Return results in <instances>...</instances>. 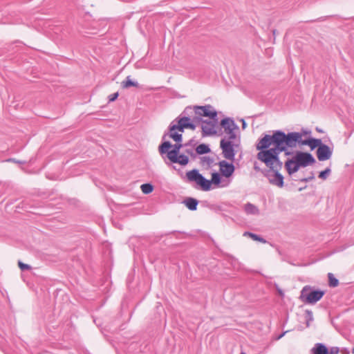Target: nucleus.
<instances>
[{
  "instance_id": "nucleus-1",
  "label": "nucleus",
  "mask_w": 354,
  "mask_h": 354,
  "mask_svg": "<svg viewBox=\"0 0 354 354\" xmlns=\"http://www.w3.org/2000/svg\"><path fill=\"white\" fill-rule=\"evenodd\" d=\"M301 133L292 131L286 133L281 130L272 131V135L265 134L256 145L257 158L265 163L268 168L282 167L283 163L279 159V154L284 152L288 156L292 154V149L297 147Z\"/></svg>"
},
{
  "instance_id": "nucleus-2",
  "label": "nucleus",
  "mask_w": 354,
  "mask_h": 354,
  "mask_svg": "<svg viewBox=\"0 0 354 354\" xmlns=\"http://www.w3.org/2000/svg\"><path fill=\"white\" fill-rule=\"evenodd\" d=\"M186 178L188 182L196 183L203 191L210 190L212 184L218 186L221 183V178L218 173H213L211 180H209L201 174L197 169L187 171L186 173Z\"/></svg>"
},
{
  "instance_id": "nucleus-3",
  "label": "nucleus",
  "mask_w": 354,
  "mask_h": 354,
  "mask_svg": "<svg viewBox=\"0 0 354 354\" xmlns=\"http://www.w3.org/2000/svg\"><path fill=\"white\" fill-rule=\"evenodd\" d=\"M324 295V291L313 290L311 287L306 286L301 291L300 298L306 304H314L319 301Z\"/></svg>"
},
{
  "instance_id": "nucleus-4",
  "label": "nucleus",
  "mask_w": 354,
  "mask_h": 354,
  "mask_svg": "<svg viewBox=\"0 0 354 354\" xmlns=\"http://www.w3.org/2000/svg\"><path fill=\"white\" fill-rule=\"evenodd\" d=\"M201 117H208L215 118L217 117V112L210 104L205 106H195V115L192 118L194 122H201Z\"/></svg>"
},
{
  "instance_id": "nucleus-5",
  "label": "nucleus",
  "mask_w": 354,
  "mask_h": 354,
  "mask_svg": "<svg viewBox=\"0 0 354 354\" xmlns=\"http://www.w3.org/2000/svg\"><path fill=\"white\" fill-rule=\"evenodd\" d=\"M183 147H184V145L180 142H177L172 146L169 141H165L159 146L158 151L161 155L167 153V158H170L174 156L178 155L180 149Z\"/></svg>"
},
{
  "instance_id": "nucleus-6",
  "label": "nucleus",
  "mask_w": 354,
  "mask_h": 354,
  "mask_svg": "<svg viewBox=\"0 0 354 354\" xmlns=\"http://www.w3.org/2000/svg\"><path fill=\"white\" fill-rule=\"evenodd\" d=\"M210 119L211 120H205L201 121L202 136L203 137L216 134V127L218 124V118L216 117Z\"/></svg>"
},
{
  "instance_id": "nucleus-7",
  "label": "nucleus",
  "mask_w": 354,
  "mask_h": 354,
  "mask_svg": "<svg viewBox=\"0 0 354 354\" xmlns=\"http://www.w3.org/2000/svg\"><path fill=\"white\" fill-rule=\"evenodd\" d=\"M295 160L298 162L301 167H306L315 162V159L310 153L297 151L293 156Z\"/></svg>"
},
{
  "instance_id": "nucleus-8",
  "label": "nucleus",
  "mask_w": 354,
  "mask_h": 354,
  "mask_svg": "<svg viewBox=\"0 0 354 354\" xmlns=\"http://www.w3.org/2000/svg\"><path fill=\"white\" fill-rule=\"evenodd\" d=\"M281 168H270V171L266 174L269 183L279 187L283 186V176L279 172Z\"/></svg>"
},
{
  "instance_id": "nucleus-9",
  "label": "nucleus",
  "mask_w": 354,
  "mask_h": 354,
  "mask_svg": "<svg viewBox=\"0 0 354 354\" xmlns=\"http://www.w3.org/2000/svg\"><path fill=\"white\" fill-rule=\"evenodd\" d=\"M231 140L226 141L225 139H222L220 142V147L222 149V153L225 158L234 160L235 151Z\"/></svg>"
},
{
  "instance_id": "nucleus-10",
  "label": "nucleus",
  "mask_w": 354,
  "mask_h": 354,
  "mask_svg": "<svg viewBox=\"0 0 354 354\" xmlns=\"http://www.w3.org/2000/svg\"><path fill=\"white\" fill-rule=\"evenodd\" d=\"M185 129L181 124L174 120L169 126V136L175 142H180L183 138L182 133H178L176 131L178 130L180 132H183Z\"/></svg>"
},
{
  "instance_id": "nucleus-11",
  "label": "nucleus",
  "mask_w": 354,
  "mask_h": 354,
  "mask_svg": "<svg viewBox=\"0 0 354 354\" xmlns=\"http://www.w3.org/2000/svg\"><path fill=\"white\" fill-rule=\"evenodd\" d=\"M221 126L224 129L225 133L229 135V140H234L236 134L234 130L237 128L234 121L229 118H224L221 121Z\"/></svg>"
},
{
  "instance_id": "nucleus-12",
  "label": "nucleus",
  "mask_w": 354,
  "mask_h": 354,
  "mask_svg": "<svg viewBox=\"0 0 354 354\" xmlns=\"http://www.w3.org/2000/svg\"><path fill=\"white\" fill-rule=\"evenodd\" d=\"M219 171L222 176L225 178L230 177L235 169L232 163H229L225 160H221L218 162Z\"/></svg>"
},
{
  "instance_id": "nucleus-13",
  "label": "nucleus",
  "mask_w": 354,
  "mask_h": 354,
  "mask_svg": "<svg viewBox=\"0 0 354 354\" xmlns=\"http://www.w3.org/2000/svg\"><path fill=\"white\" fill-rule=\"evenodd\" d=\"M332 153L333 151L330 148L324 144L319 146L317 149V156L319 161H325L330 159L332 156Z\"/></svg>"
},
{
  "instance_id": "nucleus-14",
  "label": "nucleus",
  "mask_w": 354,
  "mask_h": 354,
  "mask_svg": "<svg viewBox=\"0 0 354 354\" xmlns=\"http://www.w3.org/2000/svg\"><path fill=\"white\" fill-rule=\"evenodd\" d=\"M301 167L295 158L292 157L291 159H288L285 162V168L289 175H292L299 171Z\"/></svg>"
},
{
  "instance_id": "nucleus-15",
  "label": "nucleus",
  "mask_w": 354,
  "mask_h": 354,
  "mask_svg": "<svg viewBox=\"0 0 354 354\" xmlns=\"http://www.w3.org/2000/svg\"><path fill=\"white\" fill-rule=\"evenodd\" d=\"M299 145H308L310 149L313 150L316 147H319L323 145L322 140L320 139L317 138H309L308 140H302V137L299 142H298Z\"/></svg>"
},
{
  "instance_id": "nucleus-16",
  "label": "nucleus",
  "mask_w": 354,
  "mask_h": 354,
  "mask_svg": "<svg viewBox=\"0 0 354 354\" xmlns=\"http://www.w3.org/2000/svg\"><path fill=\"white\" fill-rule=\"evenodd\" d=\"M173 163H178L181 165H186L189 162L188 156L184 154H179L168 158Z\"/></svg>"
},
{
  "instance_id": "nucleus-17",
  "label": "nucleus",
  "mask_w": 354,
  "mask_h": 354,
  "mask_svg": "<svg viewBox=\"0 0 354 354\" xmlns=\"http://www.w3.org/2000/svg\"><path fill=\"white\" fill-rule=\"evenodd\" d=\"M312 354H328V348L327 347L322 344L317 343L315 344L314 347L311 349Z\"/></svg>"
},
{
  "instance_id": "nucleus-18",
  "label": "nucleus",
  "mask_w": 354,
  "mask_h": 354,
  "mask_svg": "<svg viewBox=\"0 0 354 354\" xmlns=\"http://www.w3.org/2000/svg\"><path fill=\"white\" fill-rule=\"evenodd\" d=\"M244 211L245 212V213L247 214H252V215L259 214V208L256 205H254L250 203H247L244 205Z\"/></svg>"
},
{
  "instance_id": "nucleus-19",
  "label": "nucleus",
  "mask_w": 354,
  "mask_h": 354,
  "mask_svg": "<svg viewBox=\"0 0 354 354\" xmlns=\"http://www.w3.org/2000/svg\"><path fill=\"white\" fill-rule=\"evenodd\" d=\"M184 203L189 209L194 211L197 209L198 201L194 198H187L184 201Z\"/></svg>"
},
{
  "instance_id": "nucleus-20",
  "label": "nucleus",
  "mask_w": 354,
  "mask_h": 354,
  "mask_svg": "<svg viewBox=\"0 0 354 354\" xmlns=\"http://www.w3.org/2000/svg\"><path fill=\"white\" fill-rule=\"evenodd\" d=\"M195 115V106H187L178 117H188L192 119Z\"/></svg>"
},
{
  "instance_id": "nucleus-21",
  "label": "nucleus",
  "mask_w": 354,
  "mask_h": 354,
  "mask_svg": "<svg viewBox=\"0 0 354 354\" xmlns=\"http://www.w3.org/2000/svg\"><path fill=\"white\" fill-rule=\"evenodd\" d=\"M121 86L123 88H128L130 86L138 87L139 84L137 82L132 81L130 76H127L126 80L122 82Z\"/></svg>"
},
{
  "instance_id": "nucleus-22",
  "label": "nucleus",
  "mask_w": 354,
  "mask_h": 354,
  "mask_svg": "<svg viewBox=\"0 0 354 354\" xmlns=\"http://www.w3.org/2000/svg\"><path fill=\"white\" fill-rule=\"evenodd\" d=\"M196 151L198 154H205L209 153L210 151V149L208 145L205 144H201L196 147Z\"/></svg>"
},
{
  "instance_id": "nucleus-23",
  "label": "nucleus",
  "mask_w": 354,
  "mask_h": 354,
  "mask_svg": "<svg viewBox=\"0 0 354 354\" xmlns=\"http://www.w3.org/2000/svg\"><path fill=\"white\" fill-rule=\"evenodd\" d=\"M176 122H178V123L181 124L184 128H187L189 122L192 121V119L189 118L188 117H178L175 120Z\"/></svg>"
},
{
  "instance_id": "nucleus-24",
  "label": "nucleus",
  "mask_w": 354,
  "mask_h": 354,
  "mask_svg": "<svg viewBox=\"0 0 354 354\" xmlns=\"http://www.w3.org/2000/svg\"><path fill=\"white\" fill-rule=\"evenodd\" d=\"M243 235L250 236L254 241H259V242H261L263 243H266V241L263 238L259 236V235H257L256 234H253V233H251L249 232H245Z\"/></svg>"
},
{
  "instance_id": "nucleus-25",
  "label": "nucleus",
  "mask_w": 354,
  "mask_h": 354,
  "mask_svg": "<svg viewBox=\"0 0 354 354\" xmlns=\"http://www.w3.org/2000/svg\"><path fill=\"white\" fill-rule=\"evenodd\" d=\"M140 188L142 192L145 194H150L153 189V185L150 183L143 184L141 185Z\"/></svg>"
},
{
  "instance_id": "nucleus-26",
  "label": "nucleus",
  "mask_w": 354,
  "mask_h": 354,
  "mask_svg": "<svg viewBox=\"0 0 354 354\" xmlns=\"http://www.w3.org/2000/svg\"><path fill=\"white\" fill-rule=\"evenodd\" d=\"M329 286L330 287H337L339 284V281L337 279L332 273L328 274Z\"/></svg>"
},
{
  "instance_id": "nucleus-27",
  "label": "nucleus",
  "mask_w": 354,
  "mask_h": 354,
  "mask_svg": "<svg viewBox=\"0 0 354 354\" xmlns=\"http://www.w3.org/2000/svg\"><path fill=\"white\" fill-rule=\"evenodd\" d=\"M201 162L203 165H207L209 167L213 163L214 160L212 158H210L209 156H203L201 158Z\"/></svg>"
},
{
  "instance_id": "nucleus-28",
  "label": "nucleus",
  "mask_w": 354,
  "mask_h": 354,
  "mask_svg": "<svg viewBox=\"0 0 354 354\" xmlns=\"http://www.w3.org/2000/svg\"><path fill=\"white\" fill-rule=\"evenodd\" d=\"M330 169L329 167L326 168L325 170L322 171L319 174V178L325 180L330 174Z\"/></svg>"
},
{
  "instance_id": "nucleus-29",
  "label": "nucleus",
  "mask_w": 354,
  "mask_h": 354,
  "mask_svg": "<svg viewBox=\"0 0 354 354\" xmlns=\"http://www.w3.org/2000/svg\"><path fill=\"white\" fill-rule=\"evenodd\" d=\"M306 325L307 326H309L310 324V322H312L313 320V313L311 310H306Z\"/></svg>"
},
{
  "instance_id": "nucleus-30",
  "label": "nucleus",
  "mask_w": 354,
  "mask_h": 354,
  "mask_svg": "<svg viewBox=\"0 0 354 354\" xmlns=\"http://www.w3.org/2000/svg\"><path fill=\"white\" fill-rule=\"evenodd\" d=\"M18 265L21 270H28L31 268V267L29 265L25 264L21 261L18 262Z\"/></svg>"
},
{
  "instance_id": "nucleus-31",
  "label": "nucleus",
  "mask_w": 354,
  "mask_h": 354,
  "mask_svg": "<svg viewBox=\"0 0 354 354\" xmlns=\"http://www.w3.org/2000/svg\"><path fill=\"white\" fill-rule=\"evenodd\" d=\"M315 178L314 174L311 173V175L307 178H304L300 180L302 183H307L309 182Z\"/></svg>"
},
{
  "instance_id": "nucleus-32",
  "label": "nucleus",
  "mask_w": 354,
  "mask_h": 354,
  "mask_svg": "<svg viewBox=\"0 0 354 354\" xmlns=\"http://www.w3.org/2000/svg\"><path fill=\"white\" fill-rule=\"evenodd\" d=\"M118 95H119V94L118 92L110 95L109 96V102L115 101L118 98Z\"/></svg>"
},
{
  "instance_id": "nucleus-33",
  "label": "nucleus",
  "mask_w": 354,
  "mask_h": 354,
  "mask_svg": "<svg viewBox=\"0 0 354 354\" xmlns=\"http://www.w3.org/2000/svg\"><path fill=\"white\" fill-rule=\"evenodd\" d=\"M339 353V348L337 347H332L328 351V354H338Z\"/></svg>"
},
{
  "instance_id": "nucleus-34",
  "label": "nucleus",
  "mask_w": 354,
  "mask_h": 354,
  "mask_svg": "<svg viewBox=\"0 0 354 354\" xmlns=\"http://www.w3.org/2000/svg\"><path fill=\"white\" fill-rule=\"evenodd\" d=\"M195 145V141L193 139L189 140L187 143L184 144V147H194Z\"/></svg>"
},
{
  "instance_id": "nucleus-35",
  "label": "nucleus",
  "mask_w": 354,
  "mask_h": 354,
  "mask_svg": "<svg viewBox=\"0 0 354 354\" xmlns=\"http://www.w3.org/2000/svg\"><path fill=\"white\" fill-rule=\"evenodd\" d=\"M196 123V122H193V121H191V122H189V124H188V126H187V129H192V130H195V129H196V124H195Z\"/></svg>"
},
{
  "instance_id": "nucleus-36",
  "label": "nucleus",
  "mask_w": 354,
  "mask_h": 354,
  "mask_svg": "<svg viewBox=\"0 0 354 354\" xmlns=\"http://www.w3.org/2000/svg\"><path fill=\"white\" fill-rule=\"evenodd\" d=\"M185 152L187 153V154H189L191 156H193L194 155V152H193V150L192 149H187L185 150Z\"/></svg>"
},
{
  "instance_id": "nucleus-37",
  "label": "nucleus",
  "mask_w": 354,
  "mask_h": 354,
  "mask_svg": "<svg viewBox=\"0 0 354 354\" xmlns=\"http://www.w3.org/2000/svg\"><path fill=\"white\" fill-rule=\"evenodd\" d=\"M8 161H12L17 163H21L20 161H17L15 159H8Z\"/></svg>"
},
{
  "instance_id": "nucleus-38",
  "label": "nucleus",
  "mask_w": 354,
  "mask_h": 354,
  "mask_svg": "<svg viewBox=\"0 0 354 354\" xmlns=\"http://www.w3.org/2000/svg\"><path fill=\"white\" fill-rule=\"evenodd\" d=\"M242 122H243L242 127H243V129H245L246 127V123L244 120H242Z\"/></svg>"
},
{
  "instance_id": "nucleus-39",
  "label": "nucleus",
  "mask_w": 354,
  "mask_h": 354,
  "mask_svg": "<svg viewBox=\"0 0 354 354\" xmlns=\"http://www.w3.org/2000/svg\"><path fill=\"white\" fill-rule=\"evenodd\" d=\"M284 334H285V333H282L281 335H280V336L279 337V338H281V337H283V336L284 335Z\"/></svg>"
},
{
  "instance_id": "nucleus-40",
  "label": "nucleus",
  "mask_w": 354,
  "mask_h": 354,
  "mask_svg": "<svg viewBox=\"0 0 354 354\" xmlns=\"http://www.w3.org/2000/svg\"><path fill=\"white\" fill-rule=\"evenodd\" d=\"M279 292L281 295H283V292L281 290H279Z\"/></svg>"
},
{
  "instance_id": "nucleus-41",
  "label": "nucleus",
  "mask_w": 354,
  "mask_h": 354,
  "mask_svg": "<svg viewBox=\"0 0 354 354\" xmlns=\"http://www.w3.org/2000/svg\"><path fill=\"white\" fill-rule=\"evenodd\" d=\"M228 184H226V185H222L221 187H225V186H227Z\"/></svg>"
},
{
  "instance_id": "nucleus-42",
  "label": "nucleus",
  "mask_w": 354,
  "mask_h": 354,
  "mask_svg": "<svg viewBox=\"0 0 354 354\" xmlns=\"http://www.w3.org/2000/svg\"><path fill=\"white\" fill-rule=\"evenodd\" d=\"M352 353H354V347L352 348Z\"/></svg>"
},
{
  "instance_id": "nucleus-43",
  "label": "nucleus",
  "mask_w": 354,
  "mask_h": 354,
  "mask_svg": "<svg viewBox=\"0 0 354 354\" xmlns=\"http://www.w3.org/2000/svg\"><path fill=\"white\" fill-rule=\"evenodd\" d=\"M241 354H246V353H245L242 352Z\"/></svg>"
}]
</instances>
